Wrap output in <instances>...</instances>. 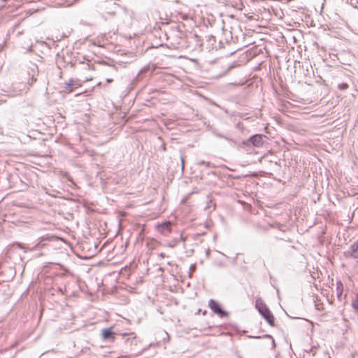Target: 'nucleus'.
Instances as JSON below:
<instances>
[{
    "instance_id": "393cba45",
    "label": "nucleus",
    "mask_w": 358,
    "mask_h": 358,
    "mask_svg": "<svg viewBox=\"0 0 358 358\" xmlns=\"http://www.w3.org/2000/svg\"><path fill=\"white\" fill-rule=\"evenodd\" d=\"M106 81H107V83H111V82L113 81V79H111V78H108V79L106 80Z\"/></svg>"
},
{
    "instance_id": "ddd939ff",
    "label": "nucleus",
    "mask_w": 358,
    "mask_h": 358,
    "mask_svg": "<svg viewBox=\"0 0 358 358\" xmlns=\"http://www.w3.org/2000/svg\"><path fill=\"white\" fill-rule=\"evenodd\" d=\"M249 338H261L262 336H248ZM262 338H271L272 339V344H273V346L275 347V341L273 339V338L272 337L271 335L270 334H265L262 336Z\"/></svg>"
},
{
    "instance_id": "5701e85b",
    "label": "nucleus",
    "mask_w": 358,
    "mask_h": 358,
    "mask_svg": "<svg viewBox=\"0 0 358 358\" xmlns=\"http://www.w3.org/2000/svg\"><path fill=\"white\" fill-rule=\"evenodd\" d=\"M57 291L62 294H63V288L61 287H59L57 289Z\"/></svg>"
},
{
    "instance_id": "c756f323",
    "label": "nucleus",
    "mask_w": 358,
    "mask_h": 358,
    "mask_svg": "<svg viewBox=\"0 0 358 358\" xmlns=\"http://www.w3.org/2000/svg\"><path fill=\"white\" fill-rule=\"evenodd\" d=\"M28 83H29V84H31V85L32 84L31 82L30 83V80H28Z\"/></svg>"
},
{
    "instance_id": "dca6fc26",
    "label": "nucleus",
    "mask_w": 358,
    "mask_h": 358,
    "mask_svg": "<svg viewBox=\"0 0 358 358\" xmlns=\"http://www.w3.org/2000/svg\"><path fill=\"white\" fill-rule=\"evenodd\" d=\"M196 266L195 264H191V266H189V274H188L189 278H192V273L196 270Z\"/></svg>"
},
{
    "instance_id": "f8f14e48",
    "label": "nucleus",
    "mask_w": 358,
    "mask_h": 358,
    "mask_svg": "<svg viewBox=\"0 0 358 358\" xmlns=\"http://www.w3.org/2000/svg\"><path fill=\"white\" fill-rule=\"evenodd\" d=\"M255 306L259 313V310H263L264 308L267 307L266 305L260 299L256 300Z\"/></svg>"
},
{
    "instance_id": "20e7f679",
    "label": "nucleus",
    "mask_w": 358,
    "mask_h": 358,
    "mask_svg": "<svg viewBox=\"0 0 358 358\" xmlns=\"http://www.w3.org/2000/svg\"><path fill=\"white\" fill-rule=\"evenodd\" d=\"M259 314L271 327L275 326V317L268 307L259 310Z\"/></svg>"
},
{
    "instance_id": "9d476101",
    "label": "nucleus",
    "mask_w": 358,
    "mask_h": 358,
    "mask_svg": "<svg viewBox=\"0 0 358 358\" xmlns=\"http://www.w3.org/2000/svg\"><path fill=\"white\" fill-rule=\"evenodd\" d=\"M157 229L159 232L166 235L168 233L171 231V224L170 222H163L162 224H159L157 225Z\"/></svg>"
},
{
    "instance_id": "7c9ffc66",
    "label": "nucleus",
    "mask_w": 358,
    "mask_h": 358,
    "mask_svg": "<svg viewBox=\"0 0 358 358\" xmlns=\"http://www.w3.org/2000/svg\"><path fill=\"white\" fill-rule=\"evenodd\" d=\"M240 358H242V357H240Z\"/></svg>"
},
{
    "instance_id": "1a4fd4ad",
    "label": "nucleus",
    "mask_w": 358,
    "mask_h": 358,
    "mask_svg": "<svg viewBox=\"0 0 358 358\" xmlns=\"http://www.w3.org/2000/svg\"><path fill=\"white\" fill-rule=\"evenodd\" d=\"M150 66L147 65V66H145L144 67H143L139 71L138 74L136 76V77L131 82V84H130L131 85V88H134V85L141 79V75L143 74V73H145L146 72H148L150 70Z\"/></svg>"
},
{
    "instance_id": "f257e3e1",
    "label": "nucleus",
    "mask_w": 358,
    "mask_h": 358,
    "mask_svg": "<svg viewBox=\"0 0 358 358\" xmlns=\"http://www.w3.org/2000/svg\"><path fill=\"white\" fill-rule=\"evenodd\" d=\"M266 137L264 134H256L252 135L248 139L241 141L238 146L240 148H250V145L254 147L260 148L264 144V138Z\"/></svg>"
},
{
    "instance_id": "0eeeda50",
    "label": "nucleus",
    "mask_w": 358,
    "mask_h": 358,
    "mask_svg": "<svg viewBox=\"0 0 358 358\" xmlns=\"http://www.w3.org/2000/svg\"><path fill=\"white\" fill-rule=\"evenodd\" d=\"M78 87V83L73 78H70L67 82L64 83V92L71 93L75 88Z\"/></svg>"
},
{
    "instance_id": "6e6552de",
    "label": "nucleus",
    "mask_w": 358,
    "mask_h": 358,
    "mask_svg": "<svg viewBox=\"0 0 358 358\" xmlns=\"http://www.w3.org/2000/svg\"><path fill=\"white\" fill-rule=\"evenodd\" d=\"M101 336L104 341H112L115 338V333L112 327L103 329L101 331Z\"/></svg>"
},
{
    "instance_id": "cd10ccee",
    "label": "nucleus",
    "mask_w": 358,
    "mask_h": 358,
    "mask_svg": "<svg viewBox=\"0 0 358 358\" xmlns=\"http://www.w3.org/2000/svg\"><path fill=\"white\" fill-rule=\"evenodd\" d=\"M64 37H66V36H65V35L64 34V35H62V36H61V38H64Z\"/></svg>"
},
{
    "instance_id": "412c9836",
    "label": "nucleus",
    "mask_w": 358,
    "mask_h": 358,
    "mask_svg": "<svg viewBox=\"0 0 358 358\" xmlns=\"http://www.w3.org/2000/svg\"><path fill=\"white\" fill-rule=\"evenodd\" d=\"M151 243H152V244H153V245H152L150 248H151V249H154V248H155V241L154 239H152V240L151 241V242L148 243V245H150Z\"/></svg>"
},
{
    "instance_id": "a211bd4d",
    "label": "nucleus",
    "mask_w": 358,
    "mask_h": 358,
    "mask_svg": "<svg viewBox=\"0 0 358 358\" xmlns=\"http://www.w3.org/2000/svg\"><path fill=\"white\" fill-rule=\"evenodd\" d=\"M197 164L199 165H206L208 167L212 166V164L210 162H206L204 160H201L197 162Z\"/></svg>"
},
{
    "instance_id": "f03ea898",
    "label": "nucleus",
    "mask_w": 358,
    "mask_h": 358,
    "mask_svg": "<svg viewBox=\"0 0 358 358\" xmlns=\"http://www.w3.org/2000/svg\"><path fill=\"white\" fill-rule=\"evenodd\" d=\"M52 240V237L50 236H41L39 239V241L37 244H36L33 248L30 249L26 248L22 243H15L13 245V247H17L18 248L23 250L25 252L28 250L29 251H35L42 248H44L48 242H50Z\"/></svg>"
},
{
    "instance_id": "6ab92c4d",
    "label": "nucleus",
    "mask_w": 358,
    "mask_h": 358,
    "mask_svg": "<svg viewBox=\"0 0 358 358\" xmlns=\"http://www.w3.org/2000/svg\"><path fill=\"white\" fill-rule=\"evenodd\" d=\"M180 160H181V169H182V171H183L184 167H185V157L182 154L180 155Z\"/></svg>"
},
{
    "instance_id": "f3484780",
    "label": "nucleus",
    "mask_w": 358,
    "mask_h": 358,
    "mask_svg": "<svg viewBox=\"0 0 358 358\" xmlns=\"http://www.w3.org/2000/svg\"><path fill=\"white\" fill-rule=\"evenodd\" d=\"M348 87H349V85L345 83H340L338 85V88L340 90H345L348 88Z\"/></svg>"
},
{
    "instance_id": "7ed1b4c3",
    "label": "nucleus",
    "mask_w": 358,
    "mask_h": 358,
    "mask_svg": "<svg viewBox=\"0 0 358 358\" xmlns=\"http://www.w3.org/2000/svg\"><path fill=\"white\" fill-rule=\"evenodd\" d=\"M208 307L213 312V313L217 315L220 317H227L229 313L224 310L220 303L215 299H210L208 301Z\"/></svg>"
},
{
    "instance_id": "b1692460",
    "label": "nucleus",
    "mask_w": 358,
    "mask_h": 358,
    "mask_svg": "<svg viewBox=\"0 0 358 358\" xmlns=\"http://www.w3.org/2000/svg\"><path fill=\"white\" fill-rule=\"evenodd\" d=\"M33 50V48H32V45H31L28 49H27V51L28 52H31Z\"/></svg>"
},
{
    "instance_id": "bb28decb",
    "label": "nucleus",
    "mask_w": 358,
    "mask_h": 358,
    "mask_svg": "<svg viewBox=\"0 0 358 358\" xmlns=\"http://www.w3.org/2000/svg\"><path fill=\"white\" fill-rule=\"evenodd\" d=\"M4 102H6V101H5V100H1V99H0V104L3 103H4Z\"/></svg>"
},
{
    "instance_id": "aec40b11",
    "label": "nucleus",
    "mask_w": 358,
    "mask_h": 358,
    "mask_svg": "<svg viewBox=\"0 0 358 358\" xmlns=\"http://www.w3.org/2000/svg\"><path fill=\"white\" fill-rule=\"evenodd\" d=\"M176 245V241H171L168 243L169 248H174Z\"/></svg>"
},
{
    "instance_id": "4be33fe9",
    "label": "nucleus",
    "mask_w": 358,
    "mask_h": 358,
    "mask_svg": "<svg viewBox=\"0 0 358 358\" xmlns=\"http://www.w3.org/2000/svg\"><path fill=\"white\" fill-rule=\"evenodd\" d=\"M159 256L160 257L164 258L166 257V254L164 253V252H161V253L159 254Z\"/></svg>"
},
{
    "instance_id": "423d86ee",
    "label": "nucleus",
    "mask_w": 358,
    "mask_h": 358,
    "mask_svg": "<svg viewBox=\"0 0 358 358\" xmlns=\"http://www.w3.org/2000/svg\"><path fill=\"white\" fill-rule=\"evenodd\" d=\"M38 66L30 62L28 65V74L31 77V83L36 81V76H38Z\"/></svg>"
},
{
    "instance_id": "9b49d317",
    "label": "nucleus",
    "mask_w": 358,
    "mask_h": 358,
    "mask_svg": "<svg viewBox=\"0 0 358 358\" xmlns=\"http://www.w3.org/2000/svg\"><path fill=\"white\" fill-rule=\"evenodd\" d=\"M336 296L338 300L341 301V296L343 292V285L341 280L336 282Z\"/></svg>"
},
{
    "instance_id": "39448f33",
    "label": "nucleus",
    "mask_w": 358,
    "mask_h": 358,
    "mask_svg": "<svg viewBox=\"0 0 358 358\" xmlns=\"http://www.w3.org/2000/svg\"><path fill=\"white\" fill-rule=\"evenodd\" d=\"M358 252V239L354 242L349 248L348 250L344 252L346 257H351L352 259H358V255L356 253Z\"/></svg>"
},
{
    "instance_id": "4468645a",
    "label": "nucleus",
    "mask_w": 358,
    "mask_h": 358,
    "mask_svg": "<svg viewBox=\"0 0 358 358\" xmlns=\"http://www.w3.org/2000/svg\"><path fill=\"white\" fill-rule=\"evenodd\" d=\"M352 308L355 312H358V293L356 294L355 299L352 301L351 304Z\"/></svg>"
},
{
    "instance_id": "c85d7f7f",
    "label": "nucleus",
    "mask_w": 358,
    "mask_h": 358,
    "mask_svg": "<svg viewBox=\"0 0 358 358\" xmlns=\"http://www.w3.org/2000/svg\"><path fill=\"white\" fill-rule=\"evenodd\" d=\"M206 312H207L206 310H204V311L203 312V315H206Z\"/></svg>"
},
{
    "instance_id": "2eb2a0df",
    "label": "nucleus",
    "mask_w": 358,
    "mask_h": 358,
    "mask_svg": "<svg viewBox=\"0 0 358 358\" xmlns=\"http://www.w3.org/2000/svg\"><path fill=\"white\" fill-rule=\"evenodd\" d=\"M215 135L217 137L222 138H224V139H226L227 141H229V142H233V143H234V141L231 138H229V137H227V136H224V135H222V134H219V133H215Z\"/></svg>"
},
{
    "instance_id": "a878e982",
    "label": "nucleus",
    "mask_w": 358,
    "mask_h": 358,
    "mask_svg": "<svg viewBox=\"0 0 358 358\" xmlns=\"http://www.w3.org/2000/svg\"><path fill=\"white\" fill-rule=\"evenodd\" d=\"M69 64L71 65V67L73 68L74 66V64L73 62H70Z\"/></svg>"
}]
</instances>
